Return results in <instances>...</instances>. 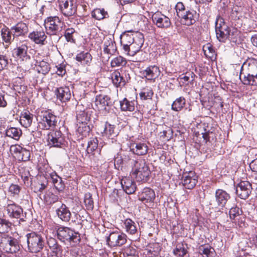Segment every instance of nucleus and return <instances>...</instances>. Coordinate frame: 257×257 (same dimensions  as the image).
Listing matches in <instances>:
<instances>
[{
    "label": "nucleus",
    "instance_id": "obj_1",
    "mask_svg": "<svg viewBox=\"0 0 257 257\" xmlns=\"http://www.w3.org/2000/svg\"><path fill=\"white\" fill-rule=\"evenodd\" d=\"M91 113L92 111L90 110L80 111L77 113L76 132L79 139H83L88 136L93 127L90 122Z\"/></svg>",
    "mask_w": 257,
    "mask_h": 257
},
{
    "label": "nucleus",
    "instance_id": "obj_2",
    "mask_svg": "<svg viewBox=\"0 0 257 257\" xmlns=\"http://www.w3.org/2000/svg\"><path fill=\"white\" fill-rule=\"evenodd\" d=\"M56 237L65 244L75 246L79 244L81 241L80 233L78 231L67 226L59 225L55 227Z\"/></svg>",
    "mask_w": 257,
    "mask_h": 257
},
{
    "label": "nucleus",
    "instance_id": "obj_3",
    "mask_svg": "<svg viewBox=\"0 0 257 257\" xmlns=\"http://www.w3.org/2000/svg\"><path fill=\"white\" fill-rule=\"evenodd\" d=\"M116 102L107 95L101 94L97 95L95 97V104L97 109L104 115L108 113L117 114L118 110L115 106Z\"/></svg>",
    "mask_w": 257,
    "mask_h": 257
},
{
    "label": "nucleus",
    "instance_id": "obj_4",
    "mask_svg": "<svg viewBox=\"0 0 257 257\" xmlns=\"http://www.w3.org/2000/svg\"><path fill=\"white\" fill-rule=\"evenodd\" d=\"M27 247L31 253H37L44 248L46 239L42 233L39 231H32L26 234Z\"/></svg>",
    "mask_w": 257,
    "mask_h": 257
},
{
    "label": "nucleus",
    "instance_id": "obj_5",
    "mask_svg": "<svg viewBox=\"0 0 257 257\" xmlns=\"http://www.w3.org/2000/svg\"><path fill=\"white\" fill-rule=\"evenodd\" d=\"M62 19L58 16H50L44 21V25L47 34L53 37L55 42H58L62 35L59 29L62 27Z\"/></svg>",
    "mask_w": 257,
    "mask_h": 257
},
{
    "label": "nucleus",
    "instance_id": "obj_6",
    "mask_svg": "<svg viewBox=\"0 0 257 257\" xmlns=\"http://www.w3.org/2000/svg\"><path fill=\"white\" fill-rule=\"evenodd\" d=\"M37 130H49L57 125L58 117L51 110L42 111L37 118Z\"/></svg>",
    "mask_w": 257,
    "mask_h": 257
},
{
    "label": "nucleus",
    "instance_id": "obj_7",
    "mask_svg": "<svg viewBox=\"0 0 257 257\" xmlns=\"http://www.w3.org/2000/svg\"><path fill=\"white\" fill-rule=\"evenodd\" d=\"M114 168L118 171L125 172L133 168L136 160L133 159L128 152L117 153L113 157Z\"/></svg>",
    "mask_w": 257,
    "mask_h": 257
},
{
    "label": "nucleus",
    "instance_id": "obj_8",
    "mask_svg": "<svg viewBox=\"0 0 257 257\" xmlns=\"http://www.w3.org/2000/svg\"><path fill=\"white\" fill-rule=\"evenodd\" d=\"M132 170V175L138 181L148 182L150 180L151 171L145 160H137Z\"/></svg>",
    "mask_w": 257,
    "mask_h": 257
},
{
    "label": "nucleus",
    "instance_id": "obj_9",
    "mask_svg": "<svg viewBox=\"0 0 257 257\" xmlns=\"http://www.w3.org/2000/svg\"><path fill=\"white\" fill-rule=\"evenodd\" d=\"M127 238L126 234L124 232L110 230L108 233H106V244L110 247L121 246L126 242Z\"/></svg>",
    "mask_w": 257,
    "mask_h": 257
},
{
    "label": "nucleus",
    "instance_id": "obj_10",
    "mask_svg": "<svg viewBox=\"0 0 257 257\" xmlns=\"http://www.w3.org/2000/svg\"><path fill=\"white\" fill-rule=\"evenodd\" d=\"M66 143L65 136L60 130H53L47 135V146L50 148H64Z\"/></svg>",
    "mask_w": 257,
    "mask_h": 257
},
{
    "label": "nucleus",
    "instance_id": "obj_11",
    "mask_svg": "<svg viewBox=\"0 0 257 257\" xmlns=\"http://www.w3.org/2000/svg\"><path fill=\"white\" fill-rule=\"evenodd\" d=\"M6 210L9 217L11 219H16L19 225L26 222L27 219V213L24 212L23 208L16 203L8 204Z\"/></svg>",
    "mask_w": 257,
    "mask_h": 257
},
{
    "label": "nucleus",
    "instance_id": "obj_12",
    "mask_svg": "<svg viewBox=\"0 0 257 257\" xmlns=\"http://www.w3.org/2000/svg\"><path fill=\"white\" fill-rule=\"evenodd\" d=\"M230 198V194L225 190L222 189H217L215 192V200H210L209 204L213 209L218 208L223 209Z\"/></svg>",
    "mask_w": 257,
    "mask_h": 257
},
{
    "label": "nucleus",
    "instance_id": "obj_13",
    "mask_svg": "<svg viewBox=\"0 0 257 257\" xmlns=\"http://www.w3.org/2000/svg\"><path fill=\"white\" fill-rule=\"evenodd\" d=\"M229 218L232 222L237 223L240 227L245 226V215L239 205L234 204L229 210Z\"/></svg>",
    "mask_w": 257,
    "mask_h": 257
},
{
    "label": "nucleus",
    "instance_id": "obj_14",
    "mask_svg": "<svg viewBox=\"0 0 257 257\" xmlns=\"http://www.w3.org/2000/svg\"><path fill=\"white\" fill-rule=\"evenodd\" d=\"M199 13L191 8H187L186 11L178 19L180 23L184 25L190 26L198 21Z\"/></svg>",
    "mask_w": 257,
    "mask_h": 257
},
{
    "label": "nucleus",
    "instance_id": "obj_15",
    "mask_svg": "<svg viewBox=\"0 0 257 257\" xmlns=\"http://www.w3.org/2000/svg\"><path fill=\"white\" fill-rule=\"evenodd\" d=\"M235 193L241 199L245 200L252 191V186L248 181H241L236 185Z\"/></svg>",
    "mask_w": 257,
    "mask_h": 257
},
{
    "label": "nucleus",
    "instance_id": "obj_16",
    "mask_svg": "<svg viewBox=\"0 0 257 257\" xmlns=\"http://www.w3.org/2000/svg\"><path fill=\"white\" fill-rule=\"evenodd\" d=\"M77 5L75 0H62L60 5L61 13L67 17L72 16L76 14Z\"/></svg>",
    "mask_w": 257,
    "mask_h": 257
},
{
    "label": "nucleus",
    "instance_id": "obj_17",
    "mask_svg": "<svg viewBox=\"0 0 257 257\" xmlns=\"http://www.w3.org/2000/svg\"><path fill=\"white\" fill-rule=\"evenodd\" d=\"M137 37L138 38V44L137 45V49H134V46L131 45L128 43H122L123 49L124 52L128 55L131 56H135L138 52H139L141 48L142 47L144 43V36L143 33L141 32H137Z\"/></svg>",
    "mask_w": 257,
    "mask_h": 257
},
{
    "label": "nucleus",
    "instance_id": "obj_18",
    "mask_svg": "<svg viewBox=\"0 0 257 257\" xmlns=\"http://www.w3.org/2000/svg\"><path fill=\"white\" fill-rule=\"evenodd\" d=\"M198 182V176L193 171L184 172L181 179L183 186L187 189H192Z\"/></svg>",
    "mask_w": 257,
    "mask_h": 257
},
{
    "label": "nucleus",
    "instance_id": "obj_19",
    "mask_svg": "<svg viewBox=\"0 0 257 257\" xmlns=\"http://www.w3.org/2000/svg\"><path fill=\"white\" fill-rule=\"evenodd\" d=\"M138 197L143 203L150 205L154 203L156 198L155 192L152 188L146 187L139 192Z\"/></svg>",
    "mask_w": 257,
    "mask_h": 257
},
{
    "label": "nucleus",
    "instance_id": "obj_20",
    "mask_svg": "<svg viewBox=\"0 0 257 257\" xmlns=\"http://www.w3.org/2000/svg\"><path fill=\"white\" fill-rule=\"evenodd\" d=\"M6 251L10 253H16L20 250L23 247L21 243L20 237L16 238L12 236H8L6 238Z\"/></svg>",
    "mask_w": 257,
    "mask_h": 257
},
{
    "label": "nucleus",
    "instance_id": "obj_21",
    "mask_svg": "<svg viewBox=\"0 0 257 257\" xmlns=\"http://www.w3.org/2000/svg\"><path fill=\"white\" fill-rule=\"evenodd\" d=\"M123 224V227L127 234L136 236L137 239L140 238L141 232L138 229V224L134 220L127 218L124 220Z\"/></svg>",
    "mask_w": 257,
    "mask_h": 257
},
{
    "label": "nucleus",
    "instance_id": "obj_22",
    "mask_svg": "<svg viewBox=\"0 0 257 257\" xmlns=\"http://www.w3.org/2000/svg\"><path fill=\"white\" fill-rule=\"evenodd\" d=\"M152 21L158 28L162 29H168L171 25V20L169 18L161 13H156L152 16Z\"/></svg>",
    "mask_w": 257,
    "mask_h": 257
},
{
    "label": "nucleus",
    "instance_id": "obj_23",
    "mask_svg": "<svg viewBox=\"0 0 257 257\" xmlns=\"http://www.w3.org/2000/svg\"><path fill=\"white\" fill-rule=\"evenodd\" d=\"M28 46L26 44H22L17 46L13 51V57L22 61H27L31 58L28 53Z\"/></svg>",
    "mask_w": 257,
    "mask_h": 257
},
{
    "label": "nucleus",
    "instance_id": "obj_24",
    "mask_svg": "<svg viewBox=\"0 0 257 257\" xmlns=\"http://www.w3.org/2000/svg\"><path fill=\"white\" fill-rule=\"evenodd\" d=\"M11 28V31L13 33V37L16 38L17 40L20 37L26 36L29 32L28 25L23 21L17 23Z\"/></svg>",
    "mask_w": 257,
    "mask_h": 257
},
{
    "label": "nucleus",
    "instance_id": "obj_25",
    "mask_svg": "<svg viewBox=\"0 0 257 257\" xmlns=\"http://www.w3.org/2000/svg\"><path fill=\"white\" fill-rule=\"evenodd\" d=\"M115 125L109 123L108 121L105 122L102 131L101 132V136L108 140H111V143L116 142V138L118 133L115 131Z\"/></svg>",
    "mask_w": 257,
    "mask_h": 257
},
{
    "label": "nucleus",
    "instance_id": "obj_26",
    "mask_svg": "<svg viewBox=\"0 0 257 257\" xmlns=\"http://www.w3.org/2000/svg\"><path fill=\"white\" fill-rule=\"evenodd\" d=\"M130 151L138 156H143L148 152V146L146 143L134 142L128 146Z\"/></svg>",
    "mask_w": 257,
    "mask_h": 257
},
{
    "label": "nucleus",
    "instance_id": "obj_27",
    "mask_svg": "<svg viewBox=\"0 0 257 257\" xmlns=\"http://www.w3.org/2000/svg\"><path fill=\"white\" fill-rule=\"evenodd\" d=\"M120 184L123 191L127 194H132L136 190L137 185L135 181L129 177L122 178Z\"/></svg>",
    "mask_w": 257,
    "mask_h": 257
},
{
    "label": "nucleus",
    "instance_id": "obj_28",
    "mask_svg": "<svg viewBox=\"0 0 257 257\" xmlns=\"http://www.w3.org/2000/svg\"><path fill=\"white\" fill-rule=\"evenodd\" d=\"M11 148H13V152L16 155L19 161L26 162L30 160L31 157L30 150L18 145L12 146Z\"/></svg>",
    "mask_w": 257,
    "mask_h": 257
},
{
    "label": "nucleus",
    "instance_id": "obj_29",
    "mask_svg": "<svg viewBox=\"0 0 257 257\" xmlns=\"http://www.w3.org/2000/svg\"><path fill=\"white\" fill-rule=\"evenodd\" d=\"M246 69L247 72L246 73H252L257 74V56L255 58H248L243 63L241 67V75L243 74V71Z\"/></svg>",
    "mask_w": 257,
    "mask_h": 257
},
{
    "label": "nucleus",
    "instance_id": "obj_30",
    "mask_svg": "<svg viewBox=\"0 0 257 257\" xmlns=\"http://www.w3.org/2000/svg\"><path fill=\"white\" fill-rule=\"evenodd\" d=\"M54 93L57 99L62 102L69 100L71 97L70 88L67 86H62L56 88Z\"/></svg>",
    "mask_w": 257,
    "mask_h": 257
},
{
    "label": "nucleus",
    "instance_id": "obj_31",
    "mask_svg": "<svg viewBox=\"0 0 257 257\" xmlns=\"http://www.w3.org/2000/svg\"><path fill=\"white\" fill-rule=\"evenodd\" d=\"M56 214L62 221L68 222L71 216V213L69 208L64 203L56 210Z\"/></svg>",
    "mask_w": 257,
    "mask_h": 257
},
{
    "label": "nucleus",
    "instance_id": "obj_32",
    "mask_svg": "<svg viewBox=\"0 0 257 257\" xmlns=\"http://www.w3.org/2000/svg\"><path fill=\"white\" fill-rule=\"evenodd\" d=\"M33 116L34 115L29 110L24 109L21 112L20 116V122L21 124L25 128H28L30 126L32 123Z\"/></svg>",
    "mask_w": 257,
    "mask_h": 257
},
{
    "label": "nucleus",
    "instance_id": "obj_33",
    "mask_svg": "<svg viewBox=\"0 0 257 257\" xmlns=\"http://www.w3.org/2000/svg\"><path fill=\"white\" fill-rule=\"evenodd\" d=\"M28 38L37 44H44L47 36L44 31H33L29 34Z\"/></svg>",
    "mask_w": 257,
    "mask_h": 257
},
{
    "label": "nucleus",
    "instance_id": "obj_34",
    "mask_svg": "<svg viewBox=\"0 0 257 257\" xmlns=\"http://www.w3.org/2000/svg\"><path fill=\"white\" fill-rule=\"evenodd\" d=\"M119 106L122 111H133L135 109V106L137 104V101L135 100H129L126 98H124L119 101Z\"/></svg>",
    "mask_w": 257,
    "mask_h": 257
},
{
    "label": "nucleus",
    "instance_id": "obj_35",
    "mask_svg": "<svg viewBox=\"0 0 257 257\" xmlns=\"http://www.w3.org/2000/svg\"><path fill=\"white\" fill-rule=\"evenodd\" d=\"M188 244L184 242L178 243L173 249V253L177 257H189Z\"/></svg>",
    "mask_w": 257,
    "mask_h": 257
},
{
    "label": "nucleus",
    "instance_id": "obj_36",
    "mask_svg": "<svg viewBox=\"0 0 257 257\" xmlns=\"http://www.w3.org/2000/svg\"><path fill=\"white\" fill-rule=\"evenodd\" d=\"M51 254H62L63 249L62 246L59 244L54 238H50L47 241Z\"/></svg>",
    "mask_w": 257,
    "mask_h": 257
},
{
    "label": "nucleus",
    "instance_id": "obj_37",
    "mask_svg": "<svg viewBox=\"0 0 257 257\" xmlns=\"http://www.w3.org/2000/svg\"><path fill=\"white\" fill-rule=\"evenodd\" d=\"M91 55L89 52H81L77 54L76 60L83 66L89 65L92 61Z\"/></svg>",
    "mask_w": 257,
    "mask_h": 257
},
{
    "label": "nucleus",
    "instance_id": "obj_38",
    "mask_svg": "<svg viewBox=\"0 0 257 257\" xmlns=\"http://www.w3.org/2000/svg\"><path fill=\"white\" fill-rule=\"evenodd\" d=\"M5 135L7 137L18 141L22 135V131L19 127L8 126L5 130Z\"/></svg>",
    "mask_w": 257,
    "mask_h": 257
},
{
    "label": "nucleus",
    "instance_id": "obj_39",
    "mask_svg": "<svg viewBox=\"0 0 257 257\" xmlns=\"http://www.w3.org/2000/svg\"><path fill=\"white\" fill-rule=\"evenodd\" d=\"M242 75L240 74L239 78L244 85H257V74L252 73H246L244 74L243 77L241 78Z\"/></svg>",
    "mask_w": 257,
    "mask_h": 257
},
{
    "label": "nucleus",
    "instance_id": "obj_40",
    "mask_svg": "<svg viewBox=\"0 0 257 257\" xmlns=\"http://www.w3.org/2000/svg\"><path fill=\"white\" fill-rule=\"evenodd\" d=\"M103 52L104 53L114 55L117 50L115 42L111 38L107 39L104 42Z\"/></svg>",
    "mask_w": 257,
    "mask_h": 257
},
{
    "label": "nucleus",
    "instance_id": "obj_41",
    "mask_svg": "<svg viewBox=\"0 0 257 257\" xmlns=\"http://www.w3.org/2000/svg\"><path fill=\"white\" fill-rule=\"evenodd\" d=\"M1 33L3 40L6 43H11L15 39H16L13 37L11 28L10 29L7 27L3 28L1 30Z\"/></svg>",
    "mask_w": 257,
    "mask_h": 257
},
{
    "label": "nucleus",
    "instance_id": "obj_42",
    "mask_svg": "<svg viewBox=\"0 0 257 257\" xmlns=\"http://www.w3.org/2000/svg\"><path fill=\"white\" fill-rule=\"evenodd\" d=\"M36 70L39 73L46 74L49 73L50 70V64L44 60L38 61H36L35 63Z\"/></svg>",
    "mask_w": 257,
    "mask_h": 257
},
{
    "label": "nucleus",
    "instance_id": "obj_43",
    "mask_svg": "<svg viewBox=\"0 0 257 257\" xmlns=\"http://www.w3.org/2000/svg\"><path fill=\"white\" fill-rule=\"evenodd\" d=\"M13 223L6 218L0 217V233L8 232L12 229Z\"/></svg>",
    "mask_w": 257,
    "mask_h": 257
},
{
    "label": "nucleus",
    "instance_id": "obj_44",
    "mask_svg": "<svg viewBox=\"0 0 257 257\" xmlns=\"http://www.w3.org/2000/svg\"><path fill=\"white\" fill-rule=\"evenodd\" d=\"M186 104V99L183 96H180L176 98L171 105V109L175 111L179 112L181 111Z\"/></svg>",
    "mask_w": 257,
    "mask_h": 257
},
{
    "label": "nucleus",
    "instance_id": "obj_45",
    "mask_svg": "<svg viewBox=\"0 0 257 257\" xmlns=\"http://www.w3.org/2000/svg\"><path fill=\"white\" fill-rule=\"evenodd\" d=\"M159 72V68L155 66H149L148 67L144 72V74L145 77L148 76V80H152L157 77V73Z\"/></svg>",
    "mask_w": 257,
    "mask_h": 257
},
{
    "label": "nucleus",
    "instance_id": "obj_46",
    "mask_svg": "<svg viewBox=\"0 0 257 257\" xmlns=\"http://www.w3.org/2000/svg\"><path fill=\"white\" fill-rule=\"evenodd\" d=\"M132 32H134L133 30L125 31L120 35V43L121 45H122V43H128L130 44L133 43L134 38L131 35L128 34V33Z\"/></svg>",
    "mask_w": 257,
    "mask_h": 257
},
{
    "label": "nucleus",
    "instance_id": "obj_47",
    "mask_svg": "<svg viewBox=\"0 0 257 257\" xmlns=\"http://www.w3.org/2000/svg\"><path fill=\"white\" fill-rule=\"evenodd\" d=\"M217 39L220 42L224 43L229 37L231 33L230 28L225 29V30L215 31Z\"/></svg>",
    "mask_w": 257,
    "mask_h": 257
},
{
    "label": "nucleus",
    "instance_id": "obj_48",
    "mask_svg": "<svg viewBox=\"0 0 257 257\" xmlns=\"http://www.w3.org/2000/svg\"><path fill=\"white\" fill-rule=\"evenodd\" d=\"M91 16L97 20H101L108 17V15L104 9H95L91 12Z\"/></svg>",
    "mask_w": 257,
    "mask_h": 257
},
{
    "label": "nucleus",
    "instance_id": "obj_49",
    "mask_svg": "<svg viewBox=\"0 0 257 257\" xmlns=\"http://www.w3.org/2000/svg\"><path fill=\"white\" fill-rule=\"evenodd\" d=\"M14 90L19 93L25 92L27 89V86L23 83L22 79L19 78L18 80H15L13 84Z\"/></svg>",
    "mask_w": 257,
    "mask_h": 257
},
{
    "label": "nucleus",
    "instance_id": "obj_50",
    "mask_svg": "<svg viewBox=\"0 0 257 257\" xmlns=\"http://www.w3.org/2000/svg\"><path fill=\"white\" fill-rule=\"evenodd\" d=\"M83 202L87 210L91 211L93 209L94 201L91 193L87 192L85 194Z\"/></svg>",
    "mask_w": 257,
    "mask_h": 257
},
{
    "label": "nucleus",
    "instance_id": "obj_51",
    "mask_svg": "<svg viewBox=\"0 0 257 257\" xmlns=\"http://www.w3.org/2000/svg\"><path fill=\"white\" fill-rule=\"evenodd\" d=\"M98 146V140L97 138H92L87 143L86 152L87 154L92 153L95 151Z\"/></svg>",
    "mask_w": 257,
    "mask_h": 257
},
{
    "label": "nucleus",
    "instance_id": "obj_52",
    "mask_svg": "<svg viewBox=\"0 0 257 257\" xmlns=\"http://www.w3.org/2000/svg\"><path fill=\"white\" fill-rule=\"evenodd\" d=\"M199 249L200 253L206 257H210L211 254L214 251V249L209 244L201 245Z\"/></svg>",
    "mask_w": 257,
    "mask_h": 257
},
{
    "label": "nucleus",
    "instance_id": "obj_53",
    "mask_svg": "<svg viewBox=\"0 0 257 257\" xmlns=\"http://www.w3.org/2000/svg\"><path fill=\"white\" fill-rule=\"evenodd\" d=\"M126 64V59L121 56H118L113 58L110 62L112 67L123 66Z\"/></svg>",
    "mask_w": 257,
    "mask_h": 257
},
{
    "label": "nucleus",
    "instance_id": "obj_54",
    "mask_svg": "<svg viewBox=\"0 0 257 257\" xmlns=\"http://www.w3.org/2000/svg\"><path fill=\"white\" fill-rule=\"evenodd\" d=\"M40 183L39 184L40 185V187L38 188V191L40 192H42L48 186V175L46 173L45 175H40Z\"/></svg>",
    "mask_w": 257,
    "mask_h": 257
},
{
    "label": "nucleus",
    "instance_id": "obj_55",
    "mask_svg": "<svg viewBox=\"0 0 257 257\" xmlns=\"http://www.w3.org/2000/svg\"><path fill=\"white\" fill-rule=\"evenodd\" d=\"M175 10L176 11V15L179 18L184 13H185L187 10V8L185 7L184 4L182 2H179L176 4L175 6Z\"/></svg>",
    "mask_w": 257,
    "mask_h": 257
},
{
    "label": "nucleus",
    "instance_id": "obj_56",
    "mask_svg": "<svg viewBox=\"0 0 257 257\" xmlns=\"http://www.w3.org/2000/svg\"><path fill=\"white\" fill-rule=\"evenodd\" d=\"M75 32L73 28H67L64 33V36L68 42L75 43V40L73 38V34Z\"/></svg>",
    "mask_w": 257,
    "mask_h": 257
},
{
    "label": "nucleus",
    "instance_id": "obj_57",
    "mask_svg": "<svg viewBox=\"0 0 257 257\" xmlns=\"http://www.w3.org/2000/svg\"><path fill=\"white\" fill-rule=\"evenodd\" d=\"M21 178L25 185L27 186L31 185L32 184V178L29 171H24L22 175Z\"/></svg>",
    "mask_w": 257,
    "mask_h": 257
},
{
    "label": "nucleus",
    "instance_id": "obj_58",
    "mask_svg": "<svg viewBox=\"0 0 257 257\" xmlns=\"http://www.w3.org/2000/svg\"><path fill=\"white\" fill-rule=\"evenodd\" d=\"M120 73L118 71H115L111 73V77L113 84L116 87H120Z\"/></svg>",
    "mask_w": 257,
    "mask_h": 257
},
{
    "label": "nucleus",
    "instance_id": "obj_59",
    "mask_svg": "<svg viewBox=\"0 0 257 257\" xmlns=\"http://www.w3.org/2000/svg\"><path fill=\"white\" fill-rule=\"evenodd\" d=\"M124 257H135L139 256L138 251L133 247L129 246L124 250L123 252Z\"/></svg>",
    "mask_w": 257,
    "mask_h": 257
},
{
    "label": "nucleus",
    "instance_id": "obj_60",
    "mask_svg": "<svg viewBox=\"0 0 257 257\" xmlns=\"http://www.w3.org/2000/svg\"><path fill=\"white\" fill-rule=\"evenodd\" d=\"M154 94V92L151 89H145L144 91H142L140 93V96L141 99L147 100L151 99Z\"/></svg>",
    "mask_w": 257,
    "mask_h": 257
},
{
    "label": "nucleus",
    "instance_id": "obj_61",
    "mask_svg": "<svg viewBox=\"0 0 257 257\" xmlns=\"http://www.w3.org/2000/svg\"><path fill=\"white\" fill-rule=\"evenodd\" d=\"M54 186L59 193H63L65 188V183L62 178L59 179V181H57Z\"/></svg>",
    "mask_w": 257,
    "mask_h": 257
},
{
    "label": "nucleus",
    "instance_id": "obj_62",
    "mask_svg": "<svg viewBox=\"0 0 257 257\" xmlns=\"http://www.w3.org/2000/svg\"><path fill=\"white\" fill-rule=\"evenodd\" d=\"M8 57L5 55L0 54V71L5 69L8 65Z\"/></svg>",
    "mask_w": 257,
    "mask_h": 257
},
{
    "label": "nucleus",
    "instance_id": "obj_63",
    "mask_svg": "<svg viewBox=\"0 0 257 257\" xmlns=\"http://www.w3.org/2000/svg\"><path fill=\"white\" fill-rule=\"evenodd\" d=\"M21 190V187L17 184H12L9 188V191L13 195H18Z\"/></svg>",
    "mask_w": 257,
    "mask_h": 257
},
{
    "label": "nucleus",
    "instance_id": "obj_64",
    "mask_svg": "<svg viewBox=\"0 0 257 257\" xmlns=\"http://www.w3.org/2000/svg\"><path fill=\"white\" fill-rule=\"evenodd\" d=\"M131 79L130 74L128 72H125L122 75H120L119 81H120V86L121 85L124 86L125 83Z\"/></svg>",
    "mask_w": 257,
    "mask_h": 257
}]
</instances>
